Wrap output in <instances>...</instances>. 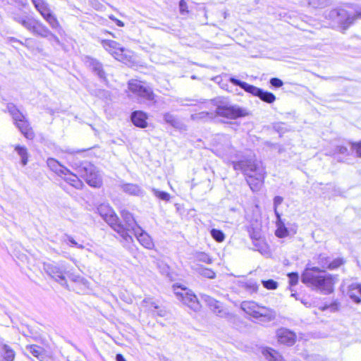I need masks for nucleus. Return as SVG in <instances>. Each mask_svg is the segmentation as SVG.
Here are the masks:
<instances>
[{
    "label": "nucleus",
    "mask_w": 361,
    "mask_h": 361,
    "mask_svg": "<svg viewBox=\"0 0 361 361\" xmlns=\"http://www.w3.org/2000/svg\"><path fill=\"white\" fill-rule=\"evenodd\" d=\"M337 281L336 276L330 274L325 270L315 267H307L301 276V281L303 283L319 290L325 295L334 292V285Z\"/></svg>",
    "instance_id": "f257e3e1"
},
{
    "label": "nucleus",
    "mask_w": 361,
    "mask_h": 361,
    "mask_svg": "<svg viewBox=\"0 0 361 361\" xmlns=\"http://www.w3.org/2000/svg\"><path fill=\"white\" fill-rule=\"evenodd\" d=\"M233 169L241 171L246 176V180L252 191L259 190L265 178V169L260 161L253 159H243L233 161Z\"/></svg>",
    "instance_id": "f03ea898"
},
{
    "label": "nucleus",
    "mask_w": 361,
    "mask_h": 361,
    "mask_svg": "<svg viewBox=\"0 0 361 361\" xmlns=\"http://www.w3.org/2000/svg\"><path fill=\"white\" fill-rule=\"evenodd\" d=\"M13 20L35 36L54 41L60 44L59 38L54 35L42 22L26 13H13Z\"/></svg>",
    "instance_id": "7ed1b4c3"
},
{
    "label": "nucleus",
    "mask_w": 361,
    "mask_h": 361,
    "mask_svg": "<svg viewBox=\"0 0 361 361\" xmlns=\"http://www.w3.org/2000/svg\"><path fill=\"white\" fill-rule=\"evenodd\" d=\"M71 166L89 185L94 188H99L102 185V179L99 171L90 162L75 161Z\"/></svg>",
    "instance_id": "20e7f679"
},
{
    "label": "nucleus",
    "mask_w": 361,
    "mask_h": 361,
    "mask_svg": "<svg viewBox=\"0 0 361 361\" xmlns=\"http://www.w3.org/2000/svg\"><path fill=\"white\" fill-rule=\"evenodd\" d=\"M240 307L245 313L262 322H271L276 317L274 310L259 306L254 301H243Z\"/></svg>",
    "instance_id": "39448f33"
},
{
    "label": "nucleus",
    "mask_w": 361,
    "mask_h": 361,
    "mask_svg": "<svg viewBox=\"0 0 361 361\" xmlns=\"http://www.w3.org/2000/svg\"><path fill=\"white\" fill-rule=\"evenodd\" d=\"M230 81L232 84L236 86H239L243 89L245 92L252 94L254 96L259 97L262 101L268 104H272L276 100V96L269 92L265 91L261 88L257 87L252 85H250L245 82H243L238 79L231 78Z\"/></svg>",
    "instance_id": "423d86ee"
},
{
    "label": "nucleus",
    "mask_w": 361,
    "mask_h": 361,
    "mask_svg": "<svg viewBox=\"0 0 361 361\" xmlns=\"http://www.w3.org/2000/svg\"><path fill=\"white\" fill-rule=\"evenodd\" d=\"M36 10L47 22L49 26L57 31L61 30V26L56 16L51 12L49 6L44 0H31Z\"/></svg>",
    "instance_id": "0eeeda50"
},
{
    "label": "nucleus",
    "mask_w": 361,
    "mask_h": 361,
    "mask_svg": "<svg viewBox=\"0 0 361 361\" xmlns=\"http://www.w3.org/2000/svg\"><path fill=\"white\" fill-rule=\"evenodd\" d=\"M173 288L178 300L194 311L200 310V304L196 295L191 290L176 285L173 286Z\"/></svg>",
    "instance_id": "6e6552de"
},
{
    "label": "nucleus",
    "mask_w": 361,
    "mask_h": 361,
    "mask_svg": "<svg viewBox=\"0 0 361 361\" xmlns=\"http://www.w3.org/2000/svg\"><path fill=\"white\" fill-rule=\"evenodd\" d=\"M129 90L140 100L154 101L155 95L149 87L142 84L140 81L130 80L128 82Z\"/></svg>",
    "instance_id": "1a4fd4ad"
},
{
    "label": "nucleus",
    "mask_w": 361,
    "mask_h": 361,
    "mask_svg": "<svg viewBox=\"0 0 361 361\" xmlns=\"http://www.w3.org/2000/svg\"><path fill=\"white\" fill-rule=\"evenodd\" d=\"M216 114L219 116L228 119H235L247 115L245 109L236 106L218 105L216 109Z\"/></svg>",
    "instance_id": "9d476101"
},
{
    "label": "nucleus",
    "mask_w": 361,
    "mask_h": 361,
    "mask_svg": "<svg viewBox=\"0 0 361 361\" xmlns=\"http://www.w3.org/2000/svg\"><path fill=\"white\" fill-rule=\"evenodd\" d=\"M43 269L48 275L54 279L62 286L66 287L68 286L66 279L64 276L66 273L65 267L55 264L44 263Z\"/></svg>",
    "instance_id": "9b49d317"
},
{
    "label": "nucleus",
    "mask_w": 361,
    "mask_h": 361,
    "mask_svg": "<svg viewBox=\"0 0 361 361\" xmlns=\"http://www.w3.org/2000/svg\"><path fill=\"white\" fill-rule=\"evenodd\" d=\"M102 44L105 50L116 59L123 61L127 58L125 54L126 49L117 42L111 39H104L102 41Z\"/></svg>",
    "instance_id": "f8f14e48"
},
{
    "label": "nucleus",
    "mask_w": 361,
    "mask_h": 361,
    "mask_svg": "<svg viewBox=\"0 0 361 361\" xmlns=\"http://www.w3.org/2000/svg\"><path fill=\"white\" fill-rule=\"evenodd\" d=\"M329 16L335 19L336 22L340 25L343 30H347L355 20V17L350 16L344 9L332 10Z\"/></svg>",
    "instance_id": "ddd939ff"
},
{
    "label": "nucleus",
    "mask_w": 361,
    "mask_h": 361,
    "mask_svg": "<svg viewBox=\"0 0 361 361\" xmlns=\"http://www.w3.org/2000/svg\"><path fill=\"white\" fill-rule=\"evenodd\" d=\"M104 220L111 226L114 228V231L118 232L126 240H128L129 239H132V237L130 234L127 233L125 231L124 226L119 221V219L116 214V213L113 211L110 214H109Z\"/></svg>",
    "instance_id": "4468645a"
},
{
    "label": "nucleus",
    "mask_w": 361,
    "mask_h": 361,
    "mask_svg": "<svg viewBox=\"0 0 361 361\" xmlns=\"http://www.w3.org/2000/svg\"><path fill=\"white\" fill-rule=\"evenodd\" d=\"M276 336L279 343L288 346L294 345L296 341L295 334L286 328L277 329Z\"/></svg>",
    "instance_id": "2eb2a0df"
},
{
    "label": "nucleus",
    "mask_w": 361,
    "mask_h": 361,
    "mask_svg": "<svg viewBox=\"0 0 361 361\" xmlns=\"http://www.w3.org/2000/svg\"><path fill=\"white\" fill-rule=\"evenodd\" d=\"M121 215L125 223L123 226L127 233L131 235V233L135 231V230L140 231V226L137 224L131 213L126 209H123L121 211Z\"/></svg>",
    "instance_id": "dca6fc26"
},
{
    "label": "nucleus",
    "mask_w": 361,
    "mask_h": 361,
    "mask_svg": "<svg viewBox=\"0 0 361 361\" xmlns=\"http://www.w3.org/2000/svg\"><path fill=\"white\" fill-rule=\"evenodd\" d=\"M204 300L214 312L221 317H231L232 315L227 312L222 307L221 303L214 298L205 295Z\"/></svg>",
    "instance_id": "f3484780"
},
{
    "label": "nucleus",
    "mask_w": 361,
    "mask_h": 361,
    "mask_svg": "<svg viewBox=\"0 0 361 361\" xmlns=\"http://www.w3.org/2000/svg\"><path fill=\"white\" fill-rule=\"evenodd\" d=\"M131 234L135 235L137 240L143 247L147 249H152L154 247V243L151 237L144 231L141 227L140 231H138L136 229Z\"/></svg>",
    "instance_id": "a211bd4d"
},
{
    "label": "nucleus",
    "mask_w": 361,
    "mask_h": 361,
    "mask_svg": "<svg viewBox=\"0 0 361 361\" xmlns=\"http://www.w3.org/2000/svg\"><path fill=\"white\" fill-rule=\"evenodd\" d=\"M86 63L91 68V70L99 77V78L104 80L106 78V74L103 69V65L98 60L91 57H87Z\"/></svg>",
    "instance_id": "6ab92c4d"
},
{
    "label": "nucleus",
    "mask_w": 361,
    "mask_h": 361,
    "mask_svg": "<svg viewBox=\"0 0 361 361\" xmlns=\"http://www.w3.org/2000/svg\"><path fill=\"white\" fill-rule=\"evenodd\" d=\"M47 166L49 168L56 173L58 176H66L68 173H71V171L61 165L57 160L53 158H49L47 161Z\"/></svg>",
    "instance_id": "aec40b11"
},
{
    "label": "nucleus",
    "mask_w": 361,
    "mask_h": 361,
    "mask_svg": "<svg viewBox=\"0 0 361 361\" xmlns=\"http://www.w3.org/2000/svg\"><path fill=\"white\" fill-rule=\"evenodd\" d=\"M15 124L26 138L32 139L34 137V133L25 117L20 121H17Z\"/></svg>",
    "instance_id": "412c9836"
},
{
    "label": "nucleus",
    "mask_w": 361,
    "mask_h": 361,
    "mask_svg": "<svg viewBox=\"0 0 361 361\" xmlns=\"http://www.w3.org/2000/svg\"><path fill=\"white\" fill-rule=\"evenodd\" d=\"M164 121L172 127L179 130H186L185 125L175 115L171 113L164 114Z\"/></svg>",
    "instance_id": "4be33fe9"
},
{
    "label": "nucleus",
    "mask_w": 361,
    "mask_h": 361,
    "mask_svg": "<svg viewBox=\"0 0 361 361\" xmlns=\"http://www.w3.org/2000/svg\"><path fill=\"white\" fill-rule=\"evenodd\" d=\"M147 116L145 113L137 111H134L131 115V120L133 124L140 128H145L147 125Z\"/></svg>",
    "instance_id": "5701e85b"
},
{
    "label": "nucleus",
    "mask_w": 361,
    "mask_h": 361,
    "mask_svg": "<svg viewBox=\"0 0 361 361\" xmlns=\"http://www.w3.org/2000/svg\"><path fill=\"white\" fill-rule=\"evenodd\" d=\"M122 190L130 195L142 196L144 195L143 190L136 184L124 183L121 185Z\"/></svg>",
    "instance_id": "b1692460"
},
{
    "label": "nucleus",
    "mask_w": 361,
    "mask_h": 361,
    "mask_svg": "<svg viewBox=\"0 0 361 361\" xmlns=\"http://www.w3.org/2000/svg\"><path fill=\"white\" fill-rule=\"evenodd\" d=\"M1 361H14L16 353L11 346L6 344H0Z\"/></svg>",
    "instance_id": "393cba45"
},
{
    "label": "nucleus",
    "mask_w": 361,
    "mask_h": 361,
    "mask_svg": "<svg viewBox=\"0 0 361 361\" xmlns=\"http://www.w3.org/2000/svg\"><path fill=\"white\" fill-rule=\"evenodd\" d=\"M262 353L268 361H286L278 351L271 348H264Z\"/></svg>",
    "instance_id": "a878e982"
},
{
    "label": "nucleus",
    "mask_w": 361,
    "mask_h": 361,
    "mask_svg": "<svg viewBox=\"0 0 361 361\" xmlns=\"http://www.w3.org/2000/svg\"><path fill=\"white\" fill-rule=\"evenodd\" d=\"M348 296L356 303L361 302V284H352L349 286Z\"/></svg>",
    "instance_id": "bb28decb"
},
{
    "label": "nucleus",
    "mask_w": 361,
    "mask_h": 361,
    "mask_svg": "<svg viewBox=\"0 0 361 361\" xmlns=\"http://www.w3.org/2000/svg\"><path fill=\"white\" fill-rule=\"evenodd\" d=\"M7 109L9 114L11 115L14 123L20 121L21 119L25 118V116L23 114V113L13 103H8L7 104Z\"/></svg>",
    "instance_id": "cd10ccee"
},
{
    "label": "nucleus",
    "mask_w": 361,
    "mask_h": 361,
    "mask_svg": "<svg viewBox=\"0 0 361 361\" xmlns=\"http://www.w3.org/2000/svg\"><path fill=\"white\" fill-rule=\"evenodd\" d=\"M26 350L33 356L38 359H42L44 355V350L43 348L37 345H29L26 346Z\"/></svg>",
    "instance_id": "c85d7f7f"
},
{
    "label": "nucleus",
    "mask_w": 361,
    "mask_h": 361,
    "mask_svg": "<svg viewBox=\"0 0 361 361\" xmlns=\"http://www.w3.org/2000/svg\"><path fill=\"white\" fill-rule=\"evenodd\" d=\"M66 176H68L67 177H65V180L73 186L74 188L77 189H80L83 185L82 182L79 180L78 176L71 172V173H68Z\"/></svg>",
    "instance_id": "c756f323"
},
{
    "label": "nucleus",
    "mask_w": 361,
    "mask_h": 361,
    "mask_svg": "<svg viewBox=\"0 0 361 361\" xmlns=\"http://www.w3.org/2000/svg\"><path fill=\"white\" fill-rule=\"evenodd\" d=\"M15 151L18 153V154L21 158V164L23 166H25L28 161V154L27 149L25 147H22L20 145H16L15 147Z\"/></svg>",
    "instance_id": "7c9ffc66"
},
{
    "label": "nucleus",
    "mask_w": 361,
    "mask_h": 361,
    "mask_svg": "<svg viewBox=\"0 0 361 361\" xmlns=\"http://www.w3.org/2000/svg\"><path fill=\"white\" fill-rule=\"evenodd\" d=\"M65 274H66L68 277L75 283L83 285L84 286H86L87 284V280L80 275H76L73 273H71L70 271H66Z\"/></svg>",
    "instance_id": "2f4dec72"
},
{
    "label": "nucleus",
    "mask_w": 361,
    "mask_h": 361,
    "mask_svg": "<svg viewBox=\"0 0 361 361\" xmlns=\"http://www.w3.org/2000/svg\"><path fill=\"white\" fill-rule=\"evenodd\" d=\"M277 224H278V228L276 231V235L279 238H283L288 235V231L285 227L283 223H282L281 220L279 221L277 219Z\"/></svg>",
    "instance_id": "473e14b6"
},
{
    "label": "nucleus",
    "mask_w": 361,
    "mask_h": 361,
    "mask_svg": "<svg viewBox=\"0 0 361 361\" xmlns=\"http://www.w3.org/2000/svg\"><path fill=\"white\" fill-rule=\"evenodd\" d=\"M212 237L217 242H223L225 238L224 233L219 229L212 228L210 231Z\"/></svg>",
    "instance_id": "72a5a7b5"
},
{
    "label": "nucleus",
    "mask_w": 361,
    "mask_h": 361,
    "mask_svg": "<svg viewBox=\"0 0 361 361\" xmlns=\"http://www.w3.org/2000/svg\"><path fill=\"white\" fill-rule=\"evenodd\" d=\"M153 194L158 197L160 200H164V201H169L170 200V195L169 193L164 191H160L157 189L152 188Z\"/></svg>",
    "instance_id": "f704fd0d"
},
{
    "label": "nucleus",
    "mask_w": 361,
    "mask_h": 361,
    "mask_svg": "<svg viewBox=\"0 0 361 361\" xmlns=\"http://www.w3.org/2000/svg\"><path fill=\"white\" fill-rule=\"evenodd\" d=\"M98 213L99 215L104 219L109 214H110L111 212H113V209L106 204H101L97 208Z\"/></svg>",
    "instance_id": "c9c22d12"
},
{
    "label": "nucleus",
    "mask_w": 361,
    "mask_h": 361,
    "mask_svg": "<svg viewBox=\"0 0 361 361\" xmlns=\"http://www.w3.org/2000/svg\"><path fill=\"white\" fill-rule=\"evenodd\" d=\"M263 286L268 290H275L278 287V283L273 279L262 281Z\"/></svg>",
    "instance_id": "e433bc0d"
},
{
    "label": "nucleus",
    "mask_w": 361,
    "mask_h": 361,
    "mask_svg": "<svg viewBox=\"0 0 361 361\" xmlns=\"http://www.w3.org/2000/svg\"><path fill=\"white\" fill-rule=\"evenodd\" d=\"M283 197L281 196H276L274 199V213L279 221H281V215L277 211V207L283 202Z\"/></svg>",
    "instance_id": "4c0bfd02"
},
{
    "label": "nucleus",
    "mask_w": 361,
    "mask_h": 361,
    "mask_svg": "<svg viewBox=\"0 0 361 361\" xmlns=\"http://www.w3.org/2000/svg\"><path fill=\"white\" fill-rule=\"evenodd\" d=\"M200 274L208 279H214L216 276L215 272L213 270L207 268H201L200 269Z\"/></svg>",
    "instance_id": "58836bf2"
},
{
    "label": "nucleus",
    "mask_w": 361,
    "mask_h": 361,
    "mask_svg": "<svg viewBox=\"0 0 361 361\" xmlns=\"http://www.w3.org/2000/svg\"><path fill=\"white\" fill-rule=\"evenodd\" d=\"M343 264V260L342 259H340V258L335 259L331 262H330L329 264H328L326 265V269H329L331 270L335 269H337L338 267H339Z\"/></svg>",
    "instance_id": "ea45409f"
},
{
    "label": "nucleus",
    "mask_w": 361,
    "mask_h": 361,
    "mask_svg": "<svg viewBox=\"0 0 361 361\" xmlns=\"http://www.w3.org/2000/svg\"><path fill=\"white\" fill-rule=\"evenodd\" d=\"M197 258L199 261L205 262L207 264H211L212 262V259L210 258V257L204 252L199 253L197 256Z\"/></svg>",
    "instance_id": "a19ab883"
},
{
    "label": "nucleus",
    "mask_w": 361,
    "mask_h": 361,
    "mask_svg": "<svg viewBox=\"0 0 361 361\" xmlns=\"http://www.w3.org/2000/svg\"><path fill=\"white\" fill-rule=\"evenodd\" d=\"M90 5L97 11H102L104 6L99 1V0H90Z\"/></svg>",
    "instance_id": "79ce46f5"
},
{
    "label": "nucleus",
    "mask_w": 361,
    "mask_h": 361,
    "mask_svg": "<svg viewBox=\"0 0 361 361\" xmlns=\"http://www.w3.org/2000/svg\"><path fill=\"white\" fill-rule=\"evenodd\" d=\"M351 149L355 151L357 157H361V141L351 143Z\"/></svg>",
    "instance_id": "37998d69"
},
{
    "label": "nucleus",
    "mask_w": 361,
    "mask_h": 361,
    "mask_svg": "<svg viewBox=\"0 0 361 361\" xmlns=\"http://www.w3.org/2000/svg\"><path fill=\"white\" fill-rule=\"evenodd\" d=\"M179 8H180V13L182 15L188 13V12H189L188 10L187 3L185 0H180L179 1Z\"/></svg>",
    "instance_id": "c03bdc74"
},
{
    "label": "nucleus",
    "mask_w": 361,
    "mask_h": 361,
    "mask_svg": "<svg viewBox=\"0 0 361 361\" xmlns=\"http://www.w3.org/2000/svg\"><path fill=\"white\" fill-rule=\"evenodd\" d=\"M250 236L253 240H259L261 238V233L259 231H255L253 228L248 230Z\"/></svg>",
    "instance_id": "a18cd8bd"
},
{
    "label": "nucleus",
    "mask_w": 361,
    "mask_h": 361,
    "mask_svg": "<svg viewBox=\"0 0 361 361\" xmlns=\"http://www.w3.org/2000/svg\"><path fill=\"white\" fill-rule=\"evenodd\" d=\"M288 277L290 279V283L292 286H294L298 283L299 276L297 273H295V272L290 273L288 274Z\"/></svg>",
    "instance_id": "49530a36"
},
{
    "label": "nucleus",
    "mask_w": 361,
    "mask_h": 361,
    "mask_svg": "<svg viewBox=\"0 0 361 361\" xmlns=\"http://www.w3.org/2000/svg\"><path fill=\"white\" fill-rule=\"evenodd\" d=\"M270 84L273 86V87H281L283 85V81L279 79V78H273L270 80Z\"/></svg>",
    "instance_id": "de8ad7c7"
},
{
    "label": "nucleus",
    "mask_w": 361,
    "mask_h": 361,
    "mask_svg": "<svg viewBox=\"0 0 361 361\" xmlns=\"http://www.w3.org/2000/svg\"><path fill=\"white\" fill-rule=\"evenodd\" d=\"M326 4L327 1L326 0H311V1H310V4H312L314 6L317 4L320 6H324Z\"/></svg>",
    "instance_id": "09e8293b"
},
{
    "label": "nucleus",
    "mask_w": 361,
    "mask_h": 361,
    "mask_svg": "<svg viewBox=\"0 0 361 361\" xmlns=\"http://www.w3.org/2000/svg\"><path fill=\"white\" fill-rule=\"evenodd\" d=\"M336 152L341 154H348V150L347 147L345 146H337L336 148Z\"/></svg>",
    "instance_id": "8fccbe9b"
},
{
    "label": "nucleus",
    "mask_w": 361,
    "mask_h": 361,
    "mask_svg": "<svg viewBox=\"0 0 361 361\" xmlns=\"http://www.w3.org/2000/svg\"><path fill=\"white\" fill-rule=\"evenodd\" d=\"M66 238L73 245L79 248H83V246L82 245H79L71 235H66Z\"/></svg>",
    "instance_id": "3c124183"
},
{
    "label": "nucleus",
    "mask_w": 361,
    "mask_h": 361,
    "mask_svg": "<svg viewBox=\"0 0 361 361\" xmlns=\"http://www.w3.org/2000/svg\"><path fill=\"white\" fill-rule=\"evenodd\" d=\"M142 303L149 304V305L154 309L159 308V306L154 302L152 301L150 298L144 299Z\"/></svg>",
    "instance_id": "603ef678"
},
{
    "label": "nucleus",
    "mask_w": 361,
    "mask_h": 361,
    "mask_svg": "<svg viewBox=\"0 0 361 361\" xmlns=\"http://www.w3.org/2000/svg\"><path fill=\"white\" fill-rule=\"evenodd\" d=\"M338 302L335 301L329 305V309L331 312H336L338 310Z\"/></svg>",
    "instance_id": "864d4df0"
},
{
    "label": "nucleus",
    "mask_w": 361,
    "mask_h": 361,
    "mask_svg": "<svg viewBox=\"0 0 361 361\" xmlns=\"http://www.w3.org/2000/svg\"><path fill=\"white\" fill-rule=\"evenodd\" d=\"M326 258L324 256H323L322 255H319V263L322 264V267L323 269L326 268V263L324 262V260H326Z\"/></svg>",
    "instance_id": "5fc2aeb1"
},
{
    "label": "nucleus",
    "mask_w": 361,
    "mask_h": 361,
    "mask_svg": "<svg viewBox=\"0 0 361 361\" xmlns=\"http://www.w3.org/2000/svg\"><path fill=\"white\" fill-rule=\"evenodd\" d=\"M208 114H209V113L201 112L197 114L192 115V119H195L196 118H203L205 115H208Z\"/></svg>",
    "instance_id": "6e6d98bb"
},
{
    "label": "nucleus",
    "mask_w": 361,
    "mask_h": 361,
    "mask_svg": "<svg viewBox=\"0 0 361 361\" xmlns=\"http://www.w3.org/2000/svg\"><path fill=\"white\" fill-rule=\"evenodd\" d=\"M116 361H126L125 357L121 354H117L116 355Z\"/></svg>",
    "instance_id": "4d7b16f0"
},
{
    "label": "nucleus",
    "mask_w": 361,
    "mask_h": 361,
    "mask_svg": "<svg viewBox=\"0 0 361 361\" xmlns=\"http://www.w3.org/2000/svg\"><path fill=\"white\" fill-rule=\"evenodd\" d=\"M157 314L159 317H165L166 315V312L165 310H159Z\"/></svg>",
    "instance_id": "13d9d810"
},
{
    "label": "nucleus",
    "mask_w": 361,
    "mask_h": 361,
    "mask_svg": "<svg viewBox=\"0 0 361 361\" xmlns=\"http://www.w3.org/2000/svg\"><path fill=\"white\" fill-rule=\"evenodd\" d=\"M355 17V20L357 18H361V8L357 9L355 12V15L353 16Z\"/></svg>",
    "instance_id": "bf43d9fd"
},
{
    "label": "nucleus",
    "mask_w": 361,
    "mask_h": 361,
    "mask_svg": "<svg viewBox=\"0 0 361 361\" xmlns=\"http://www.w3.org/2000/svg\"><path fill=\"white\" fill-rule=\"evenodd\" d=\"M116 24L119 26V27H123L124 26V23L123 22H122L121 20L117 19L116 21H115Z\"/></svg>",
    "instance_id": "052dcab7"
},
{
    "label": "nucleus",
    "mask_w": 361,
    "mask_h": 361,
    "mask_svg": "<svg viewBox=\"0 0 361 361\" xmlns=\"http://www.w3.org/2000/svg\"><path fill=\"white\" fill-rule=\"evenodd\" d=\"M320 309L322 310V311H324L326 310H328L329 309V305H324L323 307H321Z\"/></svg>",
    "instance_id": "680f3d73"
},
{
    "label": "nucleus",
    "mask_w": 361,
    "mask_h": 361,
    "mask_svg": "<svg viewBox=\"0 0 361 361\" xmlns=\"http://www.w3.org/2000/svg\"><path fill=\"white\" fill-rule=\"evenodd\" d=\"M250 288L253 289V290H257V286L255 283H252L250 286Z\"/></svg>",
    "instance_id": "e2e57ef3"
},
{
    "label": "nucleus",
    "mask_w": 361,
    "mask_h": 361,
    "mask_svg": "<svg viewBox=\"0 0 361 361\" xmlns=\"http://www.w3.org/2000/svg\"><path fill=\"white\" fill-rule=\"evenodd\" d=\"M109 18L114 22L117 20V18L113 15L109 16Z\"/></svg>",
    "instance_id": "0e129e2a"
},
{
    "label": "nucleus",
    "mask_w": 361,
    "mask_h": 361,
    "mask_svg": "<svg viewBox=\"0 0 361 361\" xmlns=\"http://www.w3.org/2000/svg\"><path fill=\"white\" fill-rule=\"evenodd\" d=\"M255 246L257 247V250L259 251L261 253H263V251H262V249L259 248V244L257 243V244H255Z\"/></svg>",
    "instance_id": "69168bd1"
},
{
    "label": "nucleus",
    "mask_w": 361,
    "mask_h": 361,
    "mask_svg": "<svg viewBox=\"0 0 361 361\" xmlns=\"http://www.w3.org/2000/svg\"><path fill=\"white\" fill-rule=\"evenodd\" d=\"M178 102H180V103H182L183 104L188 105V104H184V103L183 102V100L178 101Z\"/></svg>",
    "instance_id": "338daca9"
}]
</instances>
